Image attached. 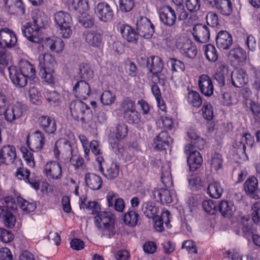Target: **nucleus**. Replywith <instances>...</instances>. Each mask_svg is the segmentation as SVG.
<instances>
[{
  "label": "nucleus",
  "mask_w": 260,
  "mask_h": 260,
  "mask_svg": "<svg viewBox=\"0 0 260 260\" xmlns=\"http://www.w3.org/2000/svg\"><path fill=\"white\" fill-rule=\"evenodd\" d=\"M54 151L55 155L57 156L60 152L64 153H72V148L71 144L68 140L65 139H61L55 143Z\"/></svg>",
  "instance_id": "30"
},
{
  "label": "nucleus",
  "mask_w": 260,
  "mask_h": 260,
  "mask_svg": "<svg viewBox=\"0 0 260 260\" xmlns=\"http://www.w3.org/2000/svg\"><path fill=\"white\" fill-rule=\"evenodd\" d=\"M84 179L86 185L91 189L97 190L102 187V178L100 176L94 173H88L86 174Z\"/></svg>",
  "instance_id": "25"
},
{
  "label": "nucleus",
  "mask_w": 260,
  "mask_h": 260,
  "mask_svg": "<svg viewBox=\"0 0 260 260\" xmlns=\"http://www.w3.org/2000/svg\"><path fill=\"white\" fill-rule=\"evenodd\" d=\"M186 6L189 11L196 12L199 10L201 3L200 0H186Z\"/></svg>",
  "instance_id": "55"
},
{
  "label": "nucleus",
  "mask_w": 260,
  "mask_h": 260,
  "mask_svg": "<svg viewBox=\"0 0 260 260\" xmlns=\"http://www.w3.org/2000/svg\"><path fill=\"white\" fill-rule=\"evenodd\" d=\"M232 84L236 87L240 88L246 83V75L241 69H236L231 74Z\"/></svg>",
  "instance_id": "26"
},
{
  "label": "nucleus",
  "mask_w": 260,
  "mask_h": 260,
  "mask_svg": "<svg viewBox=\"0 0 260 260\" xmlns=\"http://www.w3.org/2000/svg\"><path fill=\"white\" fill-rule=\"evenodd\" d=\"M141 211L146 217L154 219L158 209L153 203L147 201L142 203Z\"/></svg>",
  "instance_id": "29"
},
{
  "label": "nucleus",
  "mask_w": 260,
  "mask_h": 260,
  "mask_svg": "<svg viewBox=\"0 0 260 260\" xmlns=\"http://www.w3.org/2000/svg\"><path fill=\"white\" fill-rule=\"evenodd\" d=\"M19 202H21L20 207L24 211L28 213L33 211L36 209V206L32 203L28 202L23 199L19 200Z\"/></svg>",
  "instance_id": "61"
},
{
  "label": "nucleus",
  "mask_w": 260,
  "mask_h": 260,
  "mask_svg": "<svg viewBox=\"0 0 260 260\" xmlns=\"http://www.w3.org/2000/svg\"><path fill=\"white\" fill-rule=\"evenodd\" d=\"M127 131V126L124 124H119L111 130L108 141L114 152L119 151L118 148L121 145V140L126 137Z\"/></svg>",
  "instance_id": "5"
},
{
  "label": "nucleus",
  "mask_w": 260,
  "mask_h": 260,
  "mask_svg": "<svg viewBox=\"0 0 260 260\" xmlns=\"http://www.w3.org/2000/svg\"><path fill=\"white\" fill-rule=\"evenodd\" d=\"M206 21L208 25L212 27L217 26L219 24V20L217 14L214 12H209L206 15Z\"/></svg>",
  "instance_id": "56"
},
{
  "label": "nucleus",
  "mask_w": 260,
  "mask_h": 260,
  "mask_svg": "<svg viewBox=\"0 0 260 260\" xmlns=\"http://www.w3.org/2000/svg\"><path fill=\"white\" fill-rule=\"evenodd\" d=\"M4 223L5 225L9 228L14 226L16 223V218L12 212L9 211L6 212L3 218Z\"/></svg>",
  "instance_id": "52"
},
{
  "label": "nucleus",
  "mask_w": 260,
  "mask_h": 260,
  "mask_svg": "<svg viewBox=\"0 0 260 260\" xmlns=\"http://www.w3.org/2000/svg\"><path fill=\"white\" fill-rule=\"evenodd\" d=\"M225 66H219L217 69L216 72L214 75V78L218 82L220 86H223L224 84V74L227 72L228 69H225Z\"/></svg>",
  "instance_id": "47"
},
{
  "label": "nucleus",
  "mask_w": 260,
  "mask_h": 260,
  "mask_svg": "<svg viewBox=\"0 0 260 260\" xmlns=\"http://www.w3.org/2000/svg\"><path fill=\"white\" fill-rule=\"evenodd\" d=\"M124 118L129 123L137 124L140 121V118L136 109L123 115Z\"/></svg>",
  "instance_id": "48"
},
{
  "label": "nucleus",
  "mask_w": 260,
  "mask_h": 260,
  "mask_svg": "<svg viewBox=\"0 0 260 260\" xmlns=\"http://www.w3.org/2000/svg\"><path fill=\"white\" fill-rule=\"evenodd\" d=\"M254 142V139L249 134H245L237 141L236 148L238 153L240 155V158L242 160L246 161L248 159L245 149L246 146L252 147Z\"/></svg>",
  "instance_id": "9"
},
{
  "label": "nucleus",
  "mask_w": 260,
  "mask_h": 260,
  "mask_svg": "<svg viewBox=\"0 0 260 260\" xmlns=\"http://www.w3.org/2000/svg\"><path fill=\"white\" fill-rule=\"evenodd\" d=\"M41 127L48 134H53L56 130V125L54 119L47 116H43L39 119Z\"/></svg>",
  "instance_id": "27"
},
{
  "label": "nucleus",
  "mask_w": 260,
  "mask_h": 260,
  "mask_svg": "<svg viewBox=\"0 0 260 260\" xmlns=\"http://www.w3.org/2000/svg\"><path fill=\"white\" fill-rule=\"evenodd\" d=\"M115 100V95L110 90L104 91L101 96V102L105 105L112 104L114 103Z\"/></svg>",
  "instance_id": "45"
},
{
  "label": "nucleus",
  "mask_w": 260,
  "mask_h": 260,
  "mask_svg": "<svg viewBox=\"0 0 260 260\" xmlns=\"http://www.w3.org/2000/svg\"><path fill=\"white\" fill-rule=\"evenodd\" d=\"M120 31L122 37L127 42L136 43L138 39V34L131 26L123 24L120 26Z\"/></svg>",
  "instance_id": "24"
},
{
  "label": "nucleus",
  "mask_w": 260,
  "mask_h": 260,
  "mask_svg": "<svg viewBox=\"0 0 260 260\" xmlns=\"http://www.w3.org/2000/svg\"><path fill=\"white\" fill-rule=\"evenodd\" d=\"M29 96L30 102L34 104H37L40 101V93L35 86L30 87L29 91Z\"/></svg>",
  "instance_id": "54"
},
{
  "label": "nucleus",
  "mask_w": 260,
  "mask_h": 260,
  "mask_svg": "<svg viewBox=\"0 0 260 260\" xmlns=\"http://www.w3.org/2000/svg\"><path fill=\"white\" fill-rule=\"evenodd\" d=\"M96 13L99 19L105 22L111 21L114 17L112 8L105 2H101L98 4Z\"/></svg>",
  "instance_id": "13"
},
{
  "label": "nucleus",
  "mask_w": 260,
  "mask_h": 260,
  "mask_svg": "<svg viewBox=\"0 0 260 260\" xmlns=\"http://www.w3.org/2000/svg\"><path fill=\"white\" fill-rule=\"evenodd\" d=\"M54 19L62 37L68 38L72 35V18L69 14L60 11L55 13Z\"/></svg>",
  "instance_id": "3"
},
{
  "label": "nucleus",
  "mask_w": 260,
  "mask_h": 260,
  "mask_svg": "<svg viewBox=\"0 0 260 260\" xmlns=\"http://www.w3.org/2000/svg\"><path fill=\"white\" fill-rule=\"evenodd\" d=\"M192 35L197 42L205 43L210 39V30L205 24H197L193 28Z\"/></svg>",
  "instance_id": "14"
},
{
  "label": "nucleus",
  "mask_w": 260,
  "mask_h": 260,
  "mask_svg": "<svg viewBox=\"0 0 260 260\" xmlns=\"http://www.w3.org/2000/svg\"><path fill=\"white\" fill-rule=\"evenodd\" d=\"M45 172L48 177L54 179L60 178L62 174L60 165L58 162L55 161L46 164Z\"/></svg>",
  "instance_id": "23"
},
{
  "label": "nucleus",
  "mask_w": 260,
  "mask_h": 260,
  "mask_svg": "<svg viewBox=\"0 0 260 260\" xmlns=\"http://www.w3.org/2000/svg\"><path fill=\"white\" fill-rule=\"evenodd\" d=\"M86 42L90 46L99 47L102 43L101 35L94 30L86 31L84 32Z\"/></svg>",
  "instance_id": "32"
},
{
  "label": "nucleus",
  "mask_w": 260,
  "mask_h": 260,
  "mask_svg": "<svg viewBox=\"0 0 260 260\" xmlns=\"http://www.w3.org/2000/svg\"><path fill=\"white\" fill-rule=\"evenodd\" d=\"M11 61V57L7 52L6 49L0 47V64L1 65H8Z\"/></svg>",
  "instance_id": "60"
},
{
  "label": "nucleus",
  "mask_w": 260,
  "mask_h": 260,
  "mask_svg": "<svg viewBox=\"0 0 260 260\" xmlns=\"http://www.w3.org/2000/svg\"><path fill=\"white\" fill-rule=\"evenodd\" d=\"M159 15L160 21L165 25L173 26L176 22L175 10L170 6H164L159 9Z\"/></svg>",
  "instance_id": "10"
},
{
  "label": "nucleus",
  "mask_w": 260,
  "mask_h": 260,
  "mask_svg": "<svg viewBox=\"0 0 260 260\" xmlns=\"http://www.w3.org/2000/svg\"><path fill=\"white\" fill-rule=\"evenodd\" d=\"M202 114L204 119L208 121L212 119L213 117V110L211 104L209 103H204L201 109Z\"/></svg>",
  "instance_id": "44"
},
{
  "label": "nucleus",
  "mask_w": 260,
  "mask_h": 260,
  "mask_svg": "<svg viewBox=\"0 0 260 260\" xmlns=\"http://www.w3.org/2000/svg\"><path fill=\"white\" fill-rule=\"evenodd\" d=\"M252 210L253 221L256 223H260V203H255L252 206Z\"/></svg>",
  "instance_id": "57"
},
{
  "label": "nucleus",
  "mask_w": 260,
  "mask_h": 260,
  "mask_svg": "<svg viewBox=\"0 0 260 260\" xmlns=\"http://www.w3.org/2000/svg\"><path fill=\"white\" fill-rule=\"evenodd\" d=\"M119 151L115 152L116 154H120L125 161H130L132 157L135 154V151L133 152V149L132 147L128 148L127 151H125L122 145H119Z\"/></svg>",
  "instance_id": "46"
},
{
  "label": "nucleus",
  "mask_w": 260,
  "mask_h": 260,
  "mask_svg": "<svg viewBox=\"0 0 260 260\" xmlns=\"http://www.w3.org/2000/svg\"><path fill=\"white\" fill-rule=\"evenodd\" d=\"M152 194L157 201H159L162 204H169L173 200V192L166 188H155Z\"/></svg>",
  "instance_id": "22"
},
{
  "label": "nucleus",
  "mask_w": 260,
  "mask_h": 260,
  "mask_svg": "<svg viewBox=\"0 0 260 260\" xmlns=\"http://www.w3.org/2000/svg\"><path fill=\"white\" fill-rule=\"evenodd\" d=\"M54 71L50 66H42L40 68L39 75L45 81L49 84H53L55 81Z\"/></svg>",
  "instance_id": "33"
},
{
  "label": "nucleus",
  "mask_w": 260,
  "mask_h": 260,
  "mask_svg": "<svg viewBox=\"0 0 260 260\" xmlns=\"http://www.w3.org/2000/svg\"><path fill=\"white\" fill-rule=\"evenodd\" d=\"M161 180L166 187H169L172 185L170 166L168 163L164 164L161 167Z\"/></svg>",
  "instance_id": "34"
},
{
  "label": "nucleus",
  "mask_w": 260,
  "mask_h": 260,
  "mask_svg": "<svg viewBox=\"0 0 260 260\" xmlns=\"http://www.w3.org/2000/svg\"><path fill=\"white\" fill-rule=\"evenodd\" d=\"M175 12L176 16L178 15V20L180 21H185L188 16V13L183 5L178 6Z\"/></svg>",
  "instance_id": "62"
},
{
  "label": "nucleus",
  "mask_w": 260,
  "mask_h": 260,
  "mask_svg": "<svg viewBox=\"0 0 260 260\" xmlns=\"http://www.w3.org/2000/svg\"><path fill=\"white\" fill-rule=\"evenodd\" d=\"M222 158L221 155L218 153H214L209 161L212 171H217L221 169L222 166Z\"/></svg>",
  "instance_id": "39"
},
{
  "label": "nucleus",
  "mask_w": 260,
  "mask_h": 260,
  "mask_svg": "<svg viewBox=\"0 0 260 260\" xmlns=\"http://www.w3.org/2000/svg\"><path fill=\"white\" fill-rule=\"evenodd\" d=\"M177 47L181 53L185 55L189 58H194L197 54L196 46L192 44V42L188 39H185L182 42L177 43Z\"/></svg>",
  "instance_id": "17"
},
{
  "label": "nucleus",
  "mask_w": 260,
  "mask_h": 260,
  "mask_svg": "<svg viewBox=\"0 0 260 260\" xmlns=\"http://www.w3.org/2000/svg\"><path fill=\"white\" fill-rule=\"evenodd\" d=\"M196 148H200L197 142H192L190 144L185 146L184 151L187 157V163L190 169L193 171L199 168L201 165L203 159L200 153L196 150Z\"/></svg>",
  "instance_id": "4"
},
{
  "label": "nucleus",
  "mask_w": 260,
  "mask_h": 260,
  "mask_svg": "<svg viewBox=\"0 0 260 260\" xmlns=\"http://www.w3.org/2000/svg\"><path fill=\"white\" fill-rule=\"evenodd\" d=\"M189 185L192 189H197L201 185V179L197 174H192L187 178Z\"/></svg>",
  "instance_id": "53"
},
{
  "label": "nucleus",
  "mask_w": 260,
  "mask_h": 260,
  "mask_svg": "<svg viewBox=\"0 0 260 260\" xmlns=\"http://www.w3.org/2000/svg\"><path fill=\"white\" fill-rule=\"evenodd\" d=\"M216 43L220 50H228L233 44V39L227 31L220 30L216 36Z\"/></svg>",
  "instance_id": "16"
},
{
  "label": "nucleus",
  "mask_w": 260,
  "mask_h": 260,
  "mask_svg": "<svg viewBox=\"0 0 260 260\" xmlns=\"http://www.w3.org/2000/svg\"><path fill=\"white\" fill-rule=\"evenodd\" d=\"M13 239V235L5 229L0 228V241L4 243H9Z\"/></svg>",
  "instance_id": "59"
},
{
  "label": "nucleus",
  "mask_w": 260,
  "mask_h": 260,
  "mask_svg": "<svg viewBox=\"0 0 260 260\" xmlns=\"http://www.w3.org/2000/svg\"><path fill=\"white\" fill-rule=\"evenodd\" d=\"M228 59L231 63L236 64H247L249 61H247V56L246 52L241 48H236L231 50L228 56Z\"/></svg>",
  "instance_id": "19"
},
{
  "label": "nucleus",
  "mask_w": 260,
  "mask_h": 260,
  "mask_svg": "<svg viewBox=\"0 0 260 260\" xmlns=\"http://www.w3.org/2000/svg\"><path fill=\"white\" fill-rule=\"evenodd\" d=\"M198 85L201 91L207 96L213 94L214 87L211 79L206 75H201L198 81Z\"/></svg>",
  "instance_id": "20"
},
{
  "label": "nucleus",
  "mask_w": 260,
  "mask_h": 260,
  "mask_svg": "<svg viewBox=\"0 0 260 260\" xmlns=\"http://www.w3.org/2000/svg\"><path fill=\"white\" fill-rule=\"evenodd\" d=\"M29 175L30 172L27 169L21 167L17 168V172H16V177L20 180L23 179L28 180Z\"/></svg>",
  "instance_id": "64"
},
{
  "label": "nucleus",
  "mask_w": 260,
  "mask_h": 260,
  "mask_svg": "<svg viewBox=\"0 0 260 260\" xmlns=\"http://www.w3.org/2000/svg\"><path fill=\"white\" fill-rule=\"evenodd\" d=\"M103 174L107 179H113L119 175V167L116 163L112 162L107 167Z\"/></svg>",
  "instance_id": "41"
},
{
  "label": "nucleus",
  "mask_w": 260,
  "mask_h": 260,
  "mask_svg": "<svg viewBox=\"0 0 260 260\" xmlns=\"http://www.w3.org/2000/svg\"><path fill=\"white\" fill-rule=\"evenodd\" d=\"M23 157L27 161L29 166L31 167L35 166V161L34 158L33 153L29 151L26 148H24L22 149Z\"/></svg>",
  "instance_id": "63"
},
{
  "label": "nucleus",
  "mask_w": 260,
  "mask_h": 260,
  "mask_svg": "<svg viewBox=\"0 0 260 260\" xmlns=\"http://www.w3.org/2000/svg\"><path fill=\"white\" fill-rule=\"evenodd\" d=\"M135 108V101H133L129 98L124 99L120 104V110L122 112L123 115L129 112Z\"/></svg>",
  "instance_id": "42"
},
{
  "label": "nucleus",
  "mask_w": 260,
  "mask_h": 260,
  "mask_svg": "<svg viewBox=\"0 0 260 260\" xmlns=\"http://www.w3.org/2000/svg\"><path fill=\"white\" fill-rule=\"evenodd\" d=\"M209 3L215 7L223 15L230 16L233 11V5L231 0H207Z\"/></svg>",
  "instance_id": "15"
},
{
  "label": "nucleus",
  "mask_w": 260,
  "mask_h": 260,
  "mask_svg": "<svg viewBox=\"0 0 260 260\" xmlns=\"http://www.w3.org/2000/svg\"><path fill=\"white\" fill-rule=\"evenodd\" d=\"M46 46H49L50 49L57 53L61 52L64 49V43L60 39L55 40L48 39L46 42Z\"/></svg>",
  "instance_id": "40"
},
{
  "label": "nucleus",
  "mask_w": 260,
  "mask_h": 260,
  "mask_svg": "<svg viewBox=\"0 0 260 260\" xmlns=\"http://www.w3.org/2000/svg\"><path fill=\"white\" fill-rule=\"evenodd\" d=\"M16 159V150L12 145L4 146L0 149V166L8 165Z\"/></svg>",
  "instance_id": "11"
},
{
  "label": "nucleus",
  "mask_w": 260,
  "mask_h": 260,
  "mask_svg": "<svg viewBox=\"0 0 260 260\" xmlns=\"http://www.w3.org/2000/svg\"><path fill=\"white\" fill-rule=\"evenodd\" d=\"M10 78L17 87L23 88L27 83V76L23 68L20 66H9L8 68Z\"/></svg>",
  "instance_id": "6"
},
{
  "label": "nucleus",
  "mask_w": 260,
  "mask_h": 260,
  "mask_svg": "<svg viewBox=\"0 0 260 260\" xmlns=\"http://www.w3.org/2000/svg\"><path fill=\"white\" fill-rule=\"evenodd\" d=\"M23 112V106L17 103L8 105L3 115L8 122L12 124L22 116Z\"/></svg>",
  "instance_id": "7"
},
{
  "label": "nucleus",
  "mask_w": 260,
  "mask_h": 260,
  "mask_svg": "<svg viewBox=\"0 0 260 260\" xmlns=\"http://www.w3.org/2000/svg\"><path fill=\"white\" fill-rule=\"evenodd\" d=\"M15 34L10 29L5 28L0 30V47L11 48L17 43Z\"/></svg>",
  "instance_id": "12"
},
{
  "label": "nucleus",
  "mask_w": 260,
  "mask_h": 260,
  "mask_svg": "<svg viewBox=\"0 0 260 260\" xmlns=\"http://www.w3.org/2000/svg\"><path fill=\"white\" fill-rule=\"evenodd\" d=\"M141 59L144 61L142 62H139L140 65H159L160 63H163L161 58L159 56H151L148 58L146 56L141 57Z\"/></svg>",
  "instance_id": "50"
},
{
  "label": "nucleus",
  "mask_w": 260,
  "mask_h": 260,
  "mask_svg": "<svg viewBox=\"0 0 260 260\" xmlns=\"http://www.w3.org/2000/svg\"><path fill=\"white\" fill-rule=\"evenodd\" d=\"M221 214L225 217L232 216L236 211V207L232 202L222 201L218 206Z\"/></svg>",
  "instance_id": "31"
},
{
  "label": "nucleus",
  "mask_w": 260,
  "mask_h": 260,
  "mask_svg": "<svg viewBox=\"0 0 260 260\" xmlns=\"http://www.w3.org/2000/svg\"><path fill=\"white\" fill-rule=\"evenodd\" d=\"M172 141L171 138L166 132H161L154 139V147L155 149L160 150L165 149V146L168 145Z\"/></svg>",
  "instance_id": "28"
},
{
  "label": "nucleus",
  "mask_w": 260,
  "mask_h": 260,
  "mask_svg": "<svg viewBox=\"0 0 260 260\" xmlns=\"http://www.w3.org/2000/svg\"><path fill=\"white\" fill-rule=\"evenodd\" d=\"M90 12H82V26L85 27H91L94 24L93 16Z\"/></svg>",
  "instance_id": "49"
},
{
  "label": "nucleus",
  "mask_w": 260,
  "mask_h": 260,
  "mask_svg": "<svg viewBox=\"0 0 260 260\" xmlns=\"http://www.w3.org/2000/svg\"><path fill=\"white\" fill-rule=\"evenodd\" d=\"M75 96L77 99L72 102L70 104V108L71 114L75 120L79 121L80 115L81 113V100L80 99L79 94L78 95L75 94Z\"/></svg>",
  "instance_id": "35"
},
{
  "label": "nucleus",
  "mask_w": 260,
  "mask_h": 260,
  "mask_svg": "<svg viewBox=\"0 0 260 260\" xmlns=\"http://www.w3.org/2000/svg\"><path fill=\"white\" fill-rule=\"evenodd\" d=\"M82 208L89 213L97 215L94 218L95 226L101 229L104 236L111 238L115 234L114 215L110 212L100 211L101 206L96 201H89L86 204L85 201H82Z\"/></svg>",
  "instance_id": "1"
},
{
  "label": "nucleus",
  "mask_w": 260,
  "mask_h": 260,
  "mask_svg": "<svg viewBox=\"0 0 260 260\" xmlns=\"http://www.w3.org/2000/svg\"><path fill=\"white\" fill-rule=\"evenodd\" d=\"M134 6L133 0H119V9L122 12L131 11Z\"/></svg>",
  "instance_id": "51"
},
{
  "label": "nucleus",
  "mask_w": 260,
  "mask_h": 260,
  "mask_svg": "<svg viewBox=\"0 0 260 260\" xmlns=\"http://www.w3.org/2000/svg\"><path fill=\"white\" fill-rule=\"evenodd\" d=\"M32 22H28L21 28L23 36L30 42L39 43L41 40V31L48 24V20L42 12L33 13Z\"/></svg>",
  "instance_id": "2"
},
{
  "label": "nucleus",
  "mask_w": 260,
  "mask_h": 260,
  "mask_svg": "<svg viewBox=\"0 0 260 260\" xmlns=\"http://www.w3.org/2000/svg\"><path fill=\"white\" fill-rule=\"evenodd\" d=\"M202 206L206 212L209 213L210 214H214L216 205L212 200H209L203 201Z\"/></svg>",
  "instance_id": "58"
},
{
  "label": "nucleus",
  "mask_w": 260,
  "mask_h": 260,
  "mask_svg": "<svg viewBox=\"0 0 260 260\" xmlns=\"http://www.w3.org/2000/svg\"><path fill=\"white\" fill-rule=\"evenodd\" d=\"M45 142V138L44 135L40 131H37L34 132L31 136H28L27 138V143L28 145H30L32 149L36 151L40 150Z\"/></svg>",
  "instance_id": "21"
},
{
  "label": "nucleus",
  "mask_w": 260,
  "mask_h": 260,
  "mask_svg": "<svg viewBox=\"0 0 260 260\" xmlns=\"http://www.w3.org/2000/svg\"><path fill=\"white\" fill-rule=\"evenodd\" d=\"M222 192L223 188L219 183L213 182L208 185L207 193L211 198L218 199L221 197Z\"/></svg>",
  "instance_id": "36"
},
{
  "label": "nucleus",
  "mask_w": 260,
  "mask_h": 260,
  "mask_svg": "<svg viewBox=\"0 0 260 260\" xmlns=\"http://www.w3.org/2000/svg\"><path fill=\"white\" fill-rule=\"evenodd\" d=\"M244 189L252 198H260V190L258 189V181L256 177H251L245 181Z\"/></svg>",
  "instance_id": "18"
},
{
  "label": "nucleus",
  "mask_w": 260,
  "mask_h": 260,
  "mask_svg": "<svg viewBox=\"0 0 260 260\" xmlns=\"http://www.w3.org/2000/svg\"><path fill=\"white\" fill-rule=\"evenodd\" d=\"M136 27L138 36L150 39L154 32V26L146 17H141L137 21Z\"/></svg>",
  "instance_id": "8"
},
{
  "label": "nucleus",
  "mask_w": 260,
  "mask_h": 260,
  "mask_svg": "<svg viewBox=\"0 0 260 260\" xmlns=\"http://www.w3.org/2000/svg\"><path fill=\"white\" fill-rule=\"evenodd\" d=\"M186 100L190 105L194 107H199L203 103L199 93L193 90L188 92Z\"/></svg>",
  "instance_id": "37"
},
{
  "label": "nucleus",
  "mask_w": 260,
  "mask_h": 260,
  "mask_svg": "<svg viewBox=\"0 0 260 260\" xmlns=\"http://www.w3.org/2000/svg\"><path fill=\"white\" fill-rule=\"evenodd\" d=\"M205 54L207 59L212 62L216 61L218 59V55L215 47L212 44H208L205 47Z\"/></svg>",
  "instance_id": "43"
},
{
  "label": "nucleus",
  "mask_w": 260,
  "mask_h": 260,
  "mask_svg": "<svg viewBox=\"0 0 260 260\" xmlns=\"http://www.w3.org/2000/svg\"><path fill=\"white\" fill-rule=\"evenodd\" d=\"M139 216V214L136 211L131 210L125 213L123 221L126 224L135 226L137 224Z\"/></svg>",
  "instance_id": "38"
}]
</instances>
